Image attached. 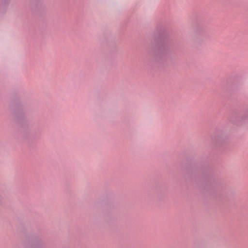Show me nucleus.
<instances>
[{"instance_id":"f03ea898","label":"nucleus","mask_w":248,"mask_h":248,"mask_svg":"<svg viewBox=\"0 0 248 248\" xmlns=\"http://www.w3.org/2000/svg\"><path fill=\"white\" fill-rule=\"evenodd\" d=\"M168 50V46L163 43L162 44L159 46V50L161 52L164 51H166Z\"/></svg>"},{"instance_id":"f257e3e1","label":"nucleus","mask_w":248,"mask_h":248,"mask_svg":"<svg viewBox=\"0 0 248 248\" xmlns=\"http://www.w3.org/2000/svg\"><path fill=\"white\" fill-rule=\"evenodd\" d=\"M234 122L236 124H248V109L238 115Z\"/></svg>"}]
</instances>
